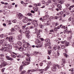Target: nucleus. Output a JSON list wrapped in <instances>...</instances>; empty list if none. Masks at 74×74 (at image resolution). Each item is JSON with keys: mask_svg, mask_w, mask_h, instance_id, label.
<instances>
[{"mask_svg": "<svg viewBox=\"0 0 74 74\" xmlns=\"http://www.w3.org/2000/svg\"><path fill=\"white\" fill-rule=\"evenodd\" d=\"M27 57L28 58V59L27 58L26 59V60H27V62L26 61H24L22 62V63L23 66H25V65H28L29 64H30L29 62H30V56L29 54L27 55Z\"/></svg>", "mask_w": 74, "mask_h": 74, "instance_id": "nucleus-1", "label": "nucleus"}, {"mask_svg": "<svg viewBox=\"0 0 74 74\" xmlns=\"http://www.w3.org/2000/svg\"><path fill=\"white\" fill-rule=\"evenodd\" d=\"M22 32L24 33H25V34H29V33H30V31L29 30H27V29H25L22 30Z\"/></svg>", "mask_w": 74, "mask_h": 74, "instance_id": "nucleus-2", "label": "nucleus"}, {"mask_svg": "<svg viewBox=\"0 0 74 74\" xmlns=\"http://www.w3.org/2000/svg\"><path fill=\"white\" fill-rule=\"evenodd\" d=\"M52 1L55 3H53V5H51V7H52V8H55V7L53 5L54 4L55 5H57V3H56V1L55 0H52Z\"/></svg>", "mask_w": 74, "mask_h": 74, "instance_id": "nucleus-3", "label": "nucleus"}, {"mask_svg": "<svg viewBox=\"0 0 74 74\" xmlns=\"http://www.w3.org/2000/svg\"><path fill=\"white\" fill-rule=\"evenodd\" d=\"M23 16V15L21 13H19L17 14V17L19 19H21Z\"/></svg>", "mask_w": 74, "mask_h": 74, "instance_id": "nucleus-4", "label": "nucleus"}, {"mask_svg": "<svg viewBox=\"0 0 74 74\" xmlns=\"http://www.w3.org/2000/svg\"><path fill=\"white\" fill-rule=\"evenodd\" d=\"M60 27L61 28H63L64 29H66V26H63L62 25H60V26H58L57 27V29H59Z\"/></svg>", "mask_w": 74, "mask_h": 74, "instance_id": "nucleus-5", "label": "nucleus"}, {"mask_svg": "<svg viewBox=\"0 0 74 74\" xmlns=\"http://www.w3.org/2000/svg\"><path fill=\"white\" fill-rule=\"evenodd\" d=\"M51 69L53 71H55L56 70V65H53V66Z\"/></svg>", "mask_w": 74, "mask_h": 74, "instance_id": "nucleus-6", "label": "nucleus"}, {"mask_svg": "<svg viewBox=\"0 0 74 74\" xmlns=\"http://www.w3.org/2000/svg\"><path fill=\"white\" fill-rule=\"evenodd\" d=\"M12 45H10L9 44H8L7 45V48L9 49H12Z\"/></svg>", "mask_w": 74, "mask_h": 74, "instance_id": "nucleus-7", "label": "nucleus"}, {"mask_svg": "<svg viewBox=\"0 0 74 74\" xmlns=\"http://www.w3.org/2000/svg\"><path fill=\"white\" fill-rule=\"evenodd\" d=\"M7 48L5 47H4L3 48H2L0 49V51H3V52H4V51H7Z\"/></svg>", "mask_w": 74, "mask_h": 74, "instance_id": "nucleus-8", "label": "nucleus"}, {"mask_svg": "<svg viewBox=\"0 0 74 74\" xmlns=\"http://www.w3.org/2000/svg\"><path fill=\"white\" fill-rule=\"evenodd\" d=\"M33 23V25H38V23H37V21L36 20H34L32 22Z\"/></svg>", "mask_w": 74, "mask_h": 74, "instance_id": "nucleus-9", "label": "nucleus"}, {"mask_svg": "<svg viewBox=\"0 0 74 74\" xmlns=\"http://www.w3.org/2000/svg\"><path fill=\"white\" fill-rule=\"evenodd\" d=\"M8 41L9 42H12V36L9 37L8 38Z\"/></svg>", "mask_w": 74, "mask_h": 74, "instance_id": "nucleus-10", "label": "nucleus"}, {"mask_svg": "<svg viewBox=\"0 0 74 74\" xmlns=\"http://www.w3.org/2000/svg\"><path fill=\"white\" fill-rule=\"evenodd\" d=\"M14 28L15 29H16L17 30H18L19 29H20V28L19 27V26H18V25H15L14 26Z\"/></svg>", "mask_w": 74, "mask_h": 74, "instance_id": "nucleus-11", "label": "nucleus"}, {"mask_svg": "<svg viewBox=\"0 0 74 74\" xmlns=\"http://www.w3.org/2000/svg\"><path fill=\"white\" fill-rule=\"evenodd\" d=\"M7 43L6 42H4V40L3 42V43H2V45L3 46H6L8 45Z\"/></svg>", "mask_w": 74, "mask_h": 74, "instance_id": "nucleus-12", "label": "nucleus"}, {"mask_svg": "<svg viewBox=\"0 0 74 74\" xmlns=\"http://www.w3.org/2000/svg\"><path fill=\"white\" fill-rule=\"evenodd\" d=\"M1 64L2 66L4 67V66H5L7 65V64L5 62H3V63H1Z\"/></svg>", "mask_w": 74, "mask_h": 74, "instance_id": "nucleus-13", "label": "nucleus"}, {"mask_svg": "<svg viewBox=\"0 0 74 74\" xmlns=\"http://www.w3.org/2000/svg\"><path fill=\"white\" fill-rule=\"evenodd\" d=\"M17 44H18L19 46L22 45V42L21 41H18L17 42Z\"/></svg>", "mask_w": 74, "mask_h": 74, "instance_id": "nucleus-14", "label": "nucleus"}, {"mask_svg": "<svg viewBox=\"0 0 74 74\" xmlns=\"http://www.w3.org/2000/svg\"><path fill=\"white\" fill-rule=\"evenodd\" d=\"M44 70H45V69H40L39 68H38L36 69V71H44Z\"/></svg>", "mask_w": 74, "mask_h": 74, "instance_id": "nucleus-15", "label": "nucleus"}, {"mask_svg": "<svg viewBox=\"0 0 74 74\" xmlns=\"http://www.w3.org/2000/svg\"><path fill=\"white\" fill-rule=\"evenodd\" d=\"M22 35H19L18 36V38L19 40H21L22 39Z\"/></svg>", "mask_w": 74, "mask_h": 74, "instance_id": "nucleus-16", "label": "nucleus"}, {"mask_svg": "<svg viewBox=\"0 0 74 74\" xmlns=\"http://www.w3.org/2000/svg\"><path fill=\"white\" fill-rule=\"evenodd\" d=\"M18 49H19L20 51H23V49H24L22 47H21Z\"/></svg>", "mask_w": 74, "mask_h": 74, "instance_id": "nucleus-17", "label": "nucleus"}, {"mask_svg": "<svg viewBox=\"0 0 74 74\" xmlns=\"http://www.w3.org/2000/svg\"><path fill=\"white\" fill-rule=\"evenodd\" d=\"M58 8L60 9V10H62V5H58Z\"/></svg>", "mask_w": 74, "mask_h": 74, "instance_id": "nucleus-18", "label": "nucleus"}, {"mask_svg": "<svg viewBox=\"0 0 74 74\" xmlns=\"http://www.w3.org/2000/svg\"><path fill=\"white\" fill-rule=\"evenodd\" d=\"M23 46L24 47V49H26V48H27V46L26 44L24 45H23Z\"/></svg>", "mask_w": 74, "mask_h": 74, "instance_id": "nucleus-19", "label": "nucleus"}, {"mask_svg": "<svg viewBox=\"0 0 74 74\" xmlns=\"http://www.w3.org/2000/svg\"><path fill=\"white\" fill-rule=\"evenodd\" d=\"M46 5L47 6H49V7H51V4L50 3L48 2L46 3Z\"/></svg>", "mask_w": 74, "mask_h": 74, "instance_id": "nucleus-20", "label": "nucleus"}, {"mask_svg": "<svg viewBox=\"0 0 74 74\" xmlns=\"http://www.w3.org/2000/svg\"><path fill=\"white\" fill-rule=\"evenodd\" d=\"M48 18V16L47 15H46L45 16H44L43 18V19H44V20H46V19H47Z\"/></svg>", "mask_w": 74, "mask_h": 74, "instance_id": "nucleus-21", "label": "nucleus"}, {"mask_svg": "<svg viewBox=\"0 0 74 74\" xmlns=\"http://www.w3.org/2000/svg\"><path fill=\"white\" fill-rule=\"evenodd\" d=\"M62 61L63 63L62 64V65H64V63H65V60L64 59L62 58Z\"/></svg>", "mask_w": 74, "mask_h": 74, "instance_id": "nucleus-22", "label": "nucleus"}, {"mask_svg": "<svg viewBox=\"0 0 74 74\" xmlns=\"http://www.w3.org/2000/svg\"><path fill=\"white\" fill-rule=\"evenodd\" d=\"M69 44H70V43H69V42H66V43L65 44L66 46V47H67V46H69L70 45Z\"/></svg>", "mask_w": 74, "mask_h": 74, "instance_id": "nucleus-23", "label": "nucleus"}, {"mask_svg": "<svg viewBox=\"0 0 74 74\" xmlns=\"http://www.w3.org/2000/svg\"><path fill=\"white\" fill-rule=\"evenodd\" d=\"M23 23H27L28 22L27 19H24L23 20Z\"/></svg>", "mask_w": 74, "mask_h": 74, "instance_id": "nucleus-24", "label": "nucleus"}, {"mask_svg": "<svg viewBox=\"0 0 74 74\" xmlns=\"http://www.w3.org/2000/svg\"><path fill=\"white\" fill-rule=\"evenodd\" d=\"M27 15H28V16H30L31 17H32V13H28L27 14Z\"/></svg>", "mask_w": 74, "mask_h": 74, "instance_id": "nucleus-25", "label": "nucleus"}, {"mask_svg": "<svg viewBox=\"0 0 74 74\" xmlns=\"http://www.w3.org/2000/svg\"><path fill=\"white\" fill-rule=\"evenodd\" d=\"M73 6H74V5L70 6V7L69 8V10H71V8H74V7Z\"/></svg>", "mask_w": 74, "mask_h": 74, "instance_id": "nucleus-26", "label": "nucleus"}, {"mask_svg": "<svg viewBox=\"0 0 74 74\" xmlns=\"http://www.w3.org/2000/svg\"><path fill=\"white\" fill-rule=\"evenodd\" d=\"M56 66L58 68V69H61L62 68V66L59 64L56 65Z\"/></svg>", "mask_w": 74, "mask_h": 74, "instance_id": "nucleus-27", "label": "nucleus"}, {"mask_svg": "<svg viewBox=\"0 0 74 74\" xmlns=\"http://www.w3.org/2000/svg\"><path fill=\"white\" fill-rule=\"evenodd\" d=\"M6 58L7 60H11V57H10L8 56H6Z\"/></svg>", "mask_w": 74, "mask_h": 74, "instance_id": "nucleus-28", "label": "nucleus"}, {"mask_svg": "<svg viewBox=\"0 0 74 74\" xmlns=\"http://www.w3.org/2000/svg\"><path fill=\"white\" fill-rule=\"evenodd\" d=\"M35 53L36 54V55H37V54H38L39 55H41L42 54L41 53H40L39 52H38L37 51H36Z\"/></svg>", "mask_w": 74, "mask_h": 74, "instance_id": "nucleus-29", "label": "nucleus"}, {"mask_svg": "<svg viewBox=\"0 0 74 74\" xmlns=\"http://www.w3.org/2000/svg\"><path fill=\"white\" fill-rule=\"evenodd\" d=\"M50 67V66H48L46 67L45 68V69L44 70H45V71L47 70H48V69Z\"/></svg>", "mask_w": 74, "mask_h": 74, "instance_id": "nucleus-30", "label": "nucleus"}, {"mask_svg": "<svg viewBox=\"0 0 74 74\" xmlns=\"http://www.w3.org/2000/svg\"><path fill=\"white\" fill-rule=\"evenodd\" d=\"M72 37V35H71L70 37H68V40H70L71 39Z\"/></svg>", "mask_w": 74, "mask_h": 74, "instance_id": "nucleus-31", "label": "nucleus"}, {"mask_svg": "<svg viewBox=\"0 0 74 74\" xmlns=\"http://www.w3.org/2000/svg\"><path fill=\"white\" fill-rule=\"evenodd\" d=\"M4 41V40H1L0 41V45L1 44H2L3 43V42Z\"/></svg>", "mask_w": 74, "mask_h": 74, "instance_id": "nucleus-32", "label": "nucleus"}, {"mask_svg": "<svg viewBox=\"0 0 74 74\" xmlns=\"http://www.w3.org/2000/svg\"><path fill=\"white\" fill-rule=\"evenodd\" d=\"M5 35H3V34H2L0 35V37L1 38H4V37H5Z\"/></svg>", "mask_w": 74, "mask_h": 74, "instance_id": "nucleus-33", "label": "nucleus"}, {"mask_svg": "<svg viewBox=\"0 0 74 74\" xmlns=\"http://www.w3.org/2000/svg\"><path fill=\"white\" fill-rule=\"evenodd\" d=\"M11 56L12 58H16V56L14 54H11Z\"/></svg>", "mask_w": 74, "mask_h": 74, "instance_id": "nucleus-34", "label": "nucleus"}, {"mask_svg": "<svg viewBox=\"0 0 74 74\" xmlns=\"http://www.w3.org/2000/svg\"><path fill=\"white\" fill-rule=\"evenodd\" d=\"M45 41L46 42H49V41H50V40H49V39H45Z\"/></svg>", "mask_w": 74, "mask_h": 74, "instance_id": "nucleus-35", "label": "nucleus"}, {"mask_svg": "<svg viewBox=\"0 0 74 74\" xmlns=\"http://www.w3.org/2000/svg\"><path fill=\"white\" fill-rule=\"evenodd\" d=\"M12 22L13 23H16V19H14L12 20Z\"/></svg>", "mask_w": 74, "mask_h": 74, "instance_id": "nucleus-36", "label": "nucleus"}, {"mask_svg": "<svg viewBox=\"0 0 74 74\" xmlns=\"http://www.w3.org/2000/svg\"><path fill=\"white\" fill-rule=\"evenodd\" d=\"M61 47L62 49H64V48H65V46L63 45H61Z\"/></svg>", "mask_w": 74, "mask_h": 74, "instance_id": "nucleus-37", "label": "nucleus"}, {"mask_svg": "<svg viewBox=\"0 0 74 74\" xmlns=\"http://www.w3.org/2000/svg\"><path fill=\"white\" fill-rule=\"evenodd\" d=\"M52 52V51H51V50H49L48 51V54H49V55H50V54H51V52Z\"/></svg>", "mask_w": 74, "mask_h": 74, "instance_id": "nucleus-38", "label": "nucleus"}, {"mask_svg": "<svg viewBox=\"0 0 74 74\" xmlns=\"http://www.w3.org/2000/svg\"><path fill=\"white\" fill-rule=\"evenodd\" d=\"M63 55L64 56H65V57H66V58H67V54H66V53H64Z\"/></svg>", "mask_w": 74, "mask_h": 74, "instance_id": "nucleus-39", "label": "nucleus"}, {"mask_svg": "<svg viewBox=\"0 0 74 74\" xmlns=\"http://www.w3.org/2000/svg\"><path fill=\"white\" fill-rule=\"evenodd\" d=\"M69 71H71V72H73V71H74V69H73V68H72L71 69H69Z\"/></svg>", "mask_w": 74, "mask_h": 74, "instance_id": "nucleus-40", "label": "nucleus"}, {"mask_svg": "<svg viewBox=\"0 0 74 74\" xmlns=\"http://www.w3.org/2000/svg\"><path fill=\"white\" fill-rule=\"evenodd\" d=\"M66 42L67 41H66V40H64L63 42H61V44H66Z\"/></svg>", "mask_w": 74, "mask_h": 74, "instance_id": "nucleus-41", "label": "nucleus"}, {"mask_svg": "<svg viewBox=\"0 0 74 74\" xmlns=\"http://www.w3.org/2000/svg\"><path fill=\"white\" fill-rule=\"evenodd\" d=\"M39 26H40V28H43V27H44V25H42L39 24Z\"/></svg>", "mask_w": 74, "mask_h": 74, "instance_id": "nucleus-42", "label": "nucleus"}, {"mask_svg": "<svg viewBox=\"0 0 74 74\" xmlns=\"http://www.w3.org/2000/svg\"><path fill=\"white\" fill-rule=\"evenodd\" d=\"M54 50H56L57 49V46H55L53 47Z\"/></svg>", "mask_w": 74, "mask_h": 74, "instance_id": "nucleus-43", "label": "nucleus"}, {"mask_svg": "<svg viewBox=\"0 0 74 74\" xmlns=\"http://www.w3.org/2000/svg\"><path fill=\"white\" fill-rule=\"evenodd\" d=\"M57 55L58 56H59L60 55V53H59V50H58L57 51Z\"/></svg>", "mask_w": 74, "mask_h": 74, "instance_id": "nucleus-44", "label": "nucleus"}, {"mask_svg": "<svg viewBox=\"0 0 74 74\" xmlns=\"http://www.w3.org/2000/svg\"><path fill=\"white\" fill-rule=\"evenodd\" d=\"M26 37L27 38H28L30 37V36H29V34H26Z\"/></svg>", "mask_w": 74, "mask_h": 74, "instance_id": "nucleus-45", "label": "nucleus"}, {"mask_svg": "<svg viewBox=\"0 0 74 74\" xmlns=\"http://www.w3.org/2000/svg\"><path fill=\"white\" fill-rule=\"evenodd\" d=\"M32 71L31 70H28L27 72V74H30V71Z\"/></svg>", "mask_w": 74, "mask_h": 74, "instance_id": "nucleus-46", "label": "nucleus"}, {"mask_svg": "<svg viewBox=\"0 0 74 74\" xmlns=\"http://www.w3.org/2000/svg\"><path fill=\"white\" fill-rule=\"evenodd\" d=\"M42 43H40L39 45V47H42Z\"/></svg>", "mask_w": 74, "mask_h": 74, "instance_id": "nucleus-47", "label": "nucleus"}, {"mask_svg": "<svg viewBox=\"0 0 74 74\" xmlns=\"http://www.w3.org/2000/svg\"><path fill=\"white\" fill-rule=\"evenodd\" d=\"M22 42L23 43V44H26V42L25 41V40H22Z\"/></svg>", "mask_w": 74, "mask_h": 74, "instance_id": "nucleus-48", "label": "nucleus"}, {"mask_svg": "<svg viewBox=\"0 0 74 74\" xmlns=\"http://www.w3.org/2000/svg\"><path fill=\"white\" fill-rule=\"evenodd\" d=\"M42 3L43 4H45L46 3L45 1H42Z\"/></svg>", "mask_w": 74, "mask_h": 74, "instance_id": "nucleus-49", "label": "nucleus"}, {"mask_svg": "<svg viewBox=\"0 0 74 74\" xmlns=\"http://www.w3.org/2000/svg\"><path fill=\"white\" fill-rule=\"evenodd\" d=\"M34 10L35 11H37V10H38V8H34Z\"/></svg>", "mask_w": 74, "mask_h": 74, "instance_id": "nucleus-50", "label": "nucleus"}, {"mask_svg": "<svg viewBox=\"0 0 74 74\" xmlns=\"http://www.w3.org/2000/svg\"><path fill=\"white\" fill-rule=\"evenodd\" d=\"M40 30H39L38 32V33H37V36H38L39 34H40Z\"/></svg>", "mask_w": 74, "mask_h": 74, "instance_id": "nucleus-51", "label": "nucleus"}, {"mask_svg": "<svg viewBox=\"0 0 74 74\" xmlns=\"http://www.w3.org/2000/svg\"><path fill=\"white\" fill-rule=\"evenodd\" d=\"M66 7H69V6H70V4L69 3H67L66 5Z\"/></svg>", "mask_w": 74, "mask_h": 74, "instance_id": "nucleus-52", "label": "nucleus"}, {"mask_svg": "<svg viewBox=\"0 0 74 74\" xmlns=\"http://www.w3.org/2000/svg\"><path fill=\"white\" fill-rule=\"evenodd\" d=\"M54 18V17L53 16H51L50 17V18L52 20H53V18Z\"/></svg>", "mask_w": 74, "mask_h": 74, "instance_id": "nucleus-53", "label": "nucleus"}, {"mask_svg": "<svg viewBox=\"0 0 74 74\" xmlns=\"http://www.w3.org/2000/svg\"><path fill=\"white\" fill-rule=\"evenodd\" d=\"M48 64L49 65H50V66H51L52 65V63L51 62H49L48 63Z\"/></svg>", "mask_w": 74, "mask_h": 74, "instance_id": "nucleus-54", "label": "nucleus"}, {"mask_svg": "<svg viewBox=\"0 0 74 74\" xmlns=\"http://www.w3.org/2000/svg\"><path fill=\"white\" fill-rule=\"evenodd\" d=\"M59 3H60V4H63V2H62V1H60L59 2Z\"/></svg>", "mask_w": 74, "mask_h": 74, "instance_id": "nucleus-55", "label": "nucleus"}, {"mask_svg": "<svg viewBox=\"0 0 74 74\" xmlns=\"http://www.w3.org/2000/svg\"><path fill=\"white\" fill-rule=\"evenodd\" d=\"M19 32L21 33V34H22V30L21 29L19 31Z\"/></svg>", "mask_w": 74, "mask_h": 74, "instance_id": "nucleus-56", "label": "nucleus"}, {"mask_svg": "<svg viewBox=\"0 0 74 74\" xmlns=\"http://www.w3.org/2000/svg\"><path fill=\"white\" fill-rule=\"evenodd\" d=\"M70 14V13H69V12H66V14L67 15H68Z\"/></svg>", "mask_w": 74, "mask_h": 74, "instance_id": "nucleus-57", "label": "nucleus"}, {"mask_svg": "<svg viewBox=\"0 0 74 74\" xmlns=\"http://www.w3.org/2000/svg\"><path fill=\"white\" fill-rule=\"evenodd\" d=\"M11 31L12 32H14V28H12L11 29Z\"/></svg>", "mask_w": 74, "mask_h": 74, "instance_id": "nucleus-58", "label": "nucleus"}, {"mask_svg": "<svg viewBox=\"0 0 74 74\" xmlns=\"http://www.w3.org/2000/svg\"><path fill=\"white\" fill-rule=\"evenodd\" d=\"M40 66H42V65H43V63L41 62L40 64Z\"/></svg>", "mask_w": 74, "mask_h": 74, "instance_id": "nucleus-59", "label": "nucleus"}, {"mask_svg": "<svg viewBox=\"0 0 74 74\" xmlns=\"http://www.w3.org/2000/svg\"><path fill=\"white\" fill-rule=\"evenodd\" d=\"M40 5H41V3H38L37 5H36V6H40Z\"/></svg>", "mask_w": 74, "mask_h": 74, "instance_id": "nucleus-60", "label": "nucleus"}, {"mask_svg": "<svg viewBox=\"0 0 74 74\" xmlns=\"http://www.w3.org/2000/svg\"><path fill=\"white\" fill-rule=\"evenodd\" d=\"M47 46H48V47H48V48H50V49H51V46H50V45H47Z\"/></svg>", "mask_w": 74, "mask_h": 74, "instance_id": "nucleus-61", "label": "nucleus"}, {"mask_svg": "<svg viewBox=\"0 0 74 74\" xmlns=\"http://www.w3.org/2000/svg\"><path fill=\"white\" fill-rule=\"evenodd\" d=\"M22 29H25L26 27V25H23L22 26Z\"/></svg>", "mask_w": 74, "mask_h": 74, "instance_id": "nucleus-62", "label": "nucleus"}, {"mask_svg": "<svg viewBox=\"0 0 74 74\" xmlns=\"http://www.w3.org/2000/svg\"><path fill=\"white\" fill-rule=\"evenodd\" d=\"M47 2L50 4H51V0H49Z\"/></svg>", "mask_w": 74, "mask_h": 74, "instance_id": "nucleus-63", "label": "nucleus"}, {"mask_svg": "<svg viewBox=\"0 0 74 74\" xmlns=\"http://www.w3.org/2000/svg\"><path fill=\"white\" fill-rule=\"evenodd\" d=\"M41 71V72L40 73H39V74H42V73H44V71Z\"/></svg>", "mask_w": 74, "mask_h": 74, "instance_id": "nucleus-64", "label": "nucleus"}]
</instances>
